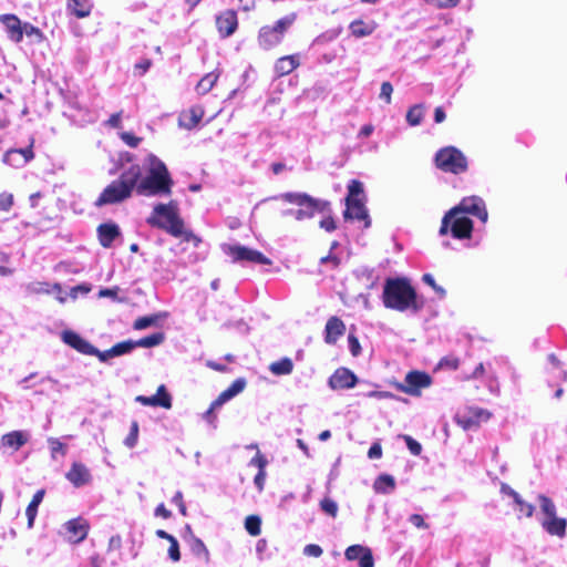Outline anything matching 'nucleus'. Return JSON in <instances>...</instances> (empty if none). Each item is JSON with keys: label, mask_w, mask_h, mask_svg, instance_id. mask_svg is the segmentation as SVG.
<instances>
[{"label": "nucleus", "mask_w": 567, "mask_h": 567, "mask_svg": "<svg viewBox=\"0 0 567 567\" xmlns=\"http://www.w3.org/2000/svg\"><path fill=\"white\" fill-rule=\"evenodd\" d=\"M217 80H218V74H216L215 72L207 73L197 83V85H196L197 93L198 94L208 93L213 89V86L215 85Z\"/></svg>", "instance_id": "nucleus-37"}, {"label": "nucleus", "mask_w": 567, "mask_h": 567, "mask_svg": "<svg viewBox=\"0 0 567 567\" xmlns=\"http://www.w3.org/2000/svg\"><path fill=\"white\" fill-rule=\"evenodd\" d=\"M468 215L477 217L482 223L487 221L488 213L482 197L475 195L464 197L445 213L439 230L440 236L451 234L454 239L471 240L474 226Z\"/></svg>", "instance_id": "nucleus-1"}, {"label": "nucleus", "mask_w": 567, "mask_h": 567, "mask_svg": "<svg viewBox=\"0 0 567 567\" xmlns=\"http://www.w3.org/2000/svg\"><path fill=\"white\" fill-rule=\"evenodd\" d=\"M542 526L549 535L563 538L566 535L567 519L555 515L544 518Z\"/></svg>", "instance_id": "nucleus-23"}, {"label": "nucleus", "mask_w": 567, "mask_h": 567, "mask_svg": "<svg viewBox=\"0 0 567 567\" xmlns=\"http://www.w3.org/2000/svg\"><path fill=\"white\" fill-rule=\"evenodd\" d=\"M172 503L178 506L179 513L182 515H186V506L183 501V493L181 491H177L175 495L172 497Z\"/></svg>", "instance_id": "nucleus-62"}, {"label": "nucleus", "mask_w": 567, "mask_h": 567, "mask_svg": "<svg viewBox=\"0 0 567 567\" xmlns=\"http://www.w3.org/2000/svg\"><path fill=\"white\" fill-rule=\"evenodd\" d=\"M245 528L251 536H258L261 532V519L257 515H250L245 519Z\"/></svg>", "instance_id": "nucleus-41"}, {"label": "nucleus", "mask_w": 567, "mask_h": 567, "mask_svg": "<svg viewBox=\"0 0 567 567\" xmlns=\"http://www.w3.org/2000/svg\"><path fill=\"white\" fill-rule=\"evenodd\" d=\"M514 503L519 507V511L525 514L526 517H532L535 511L534 505L525 502L519 494L513 498Z\"/></svg>", "instance_id": "nucleus-48"}, {"label": "nucleus", "mask_w": 567, "mask_h": 567, "mask_svg": "<svg viewBox=\"0 0 567 567\" xmlns=\"http://www.w3.org/2000/svg\"><path fill=\"white\" fill-rule=\"evenodd\" d=\"M202 116L203 111L200 109L193 107L181 115L179 125L187 130H192L200 122Z\"/></svg>", "instance_id": "nucleus-31"}, {"label": "nucleus", "mask_w": 567, "mask_h": 567, "mask_svg": "<svg viewBox=\"0 0 567 567\" xmlns=\"http://www.w3.org/2000/svg\"><path fill=\"white\" fill-rule=\"evenodd\" d=\"M118 291H120L118 287L103 288V289H101L99 291V297L100 298H111V299L116 300V301H122V299H120L117 297Z\"/></svg>", "instance_id": "nucleus-57"}, {"label": "nucleus", "mask_w": 567, "mask_h": 567, "mask_svg": "<svg viewBox=\"0 0 567 567\" xmlns=\"http://www.w3.org/2000/svg\"><path fill=\"white\" fill-rule=\"evenodd\" d=\"M344 331L346 326L340 318L334 316L329 318L324 327V342L334 344Z\"/></svg>", "instance_id": "nucleus-20"}, {"label": "nucleus", "mask_w": 567, "mask_h": 567, "mask_svg": "<svg viewBox=\"0 0 567 567\" xmlns=\"http://www.w3.org/2000/svg\"><path fill=\"white\" fill-rule=\"evenodd\" d=\"M267 464V458L259 451H257V454L249 462V465L258 467V471L265 470Z\"/></svg>", "instance_id": "nucleus-58"}, {"label": "nucleus", "mask_w": 567, "mask_h": 567, "mask_svg": "<svg viewBox=\"0 0 567 567\" xmlns=\"http://www.w3.org/2000/svg\"><path fill=\"white\" fill-rule=\"evenodd\" d=\"M21 31L22 37L27 35L32 39L33 42H41L43 40L42 31L29 22L23 23Z\"/></svg>", "instance_id": "nucleus-42"}, {"label": "nucleus", "mask_w": 567, "mask_h": 567, "mask_svg": "<svg viewBox=\"0 0 567 567\" xmlns=\"http://www.w3.org/2000/svg\"><path fill=\"white\" fill-rule=\"evenodd\" d=\"M303 555L309 557H320L323 553L322 548L317 544H308L303 547Z\"/></svg>", "instance_id": "nucleus-56"}, {"label": "nucleus", "mask_w": 567, "mask_h": 567, "mask_svg": "<svg viewBox=\"0 0 567 567\" xmlns=\"http://www.w3.org/2000/svg\"><path fill=\"white\" fill-rule=\"evenodd\" d=\"M274 199H280L297 205L296 220L298 221L311 219L316 213L329 214L331 212L328 200L315 198L307 193L287 192L275 196Z\"/></svg>", "instance_id": "nucleus-6"}, {"label": "nucleus", "mask_w": 567, "mask_h": 567, "mask_svg": "<svg viewBox=\"0 0 567 567\" xmlns=\"http://www.w3.org/2000/svg\"><path fill=\"white\" fill-rule=\"evenodd\" d=\"M146 175L141 176L136 184V192L143 196H168L172 194L174 181L165 165L154 154H148L145 159Z\"/></svg>", "instance_id": "nucleus-3"}, {"label": "nucleus", "mask_w": 567, "mask_h": 567, "mask_svg": "<svg viewBox=\"0 0 567 567\" xmlns=\"http://www.w3.org/2000/svg\"><path fill=\"white\" fill-rule=\"evenodd\" d=\"M425 2L434 8L447 9L456 7L460 0H425Z\"/></svg>", "instance_id": "nucleus-51"}, {"label": "nucleus", "mask_w": 567, "mask_h": 567, "mask_svg": "<svg viewBox=\"0 0 567 567\" xmlns=\"http://www.w3.org/2000/svg\"><path fill=\"white\" fill-rule=\"evenodd\" d=\"M348 346H349V350L353 357H358L361 353L360 342H359L358 338L352 333H350L348 336Z\"/></svg>", "instance_id": "nucleus-54"}, {"label": "nucleus", "mask_w": 567, "mask_h": 567, "mask_svg": "<svg viewBox=\"0 0 567 567\" xmlns=\"http://www.w3.org/2000/svg\"><path fill=\"white\" fill-rule=\"evenodd\" d=\"M137 439H138V423L136 421H133L131 423L130 433L124 440V444L128 449H133L137 444Z\"/></svg>", "instance_id": "nucleus-44"}, {"label": "nucleus", "mask_w": 567, "mask_h": 567, "mask_svg": "<svg viewBox=\"0 0 567 567\" xmlns=\"http://www.w3.org/2000/svg\"><path fill=\"white\" fill-rule=\"evenodd\" d=\"M90 291H91V286L86 285V284H82V285H78V286L72 287L71 290H70L69 296L72 299H76L80 293L81 295H86Z\"/></svg>", "instance_id": "nucleus-59"}, {"label": "nucleus", "mask_w": 567, "mask_h": 567, "mask_svg": "<svg viewBox=\"0 0 567 567\" xmlns=\"http://www.w3.org/2000/svg\"><path fill=\"white\" fill-rule=\"evenodd\" d=\"M349 29L353 37L364 38L373 33L375 24L373 22L367 23L362 20H354L350 23Z\"/></svg>", "instance_id": "nucleus-30"}, {"label": "nucleus", "mask_w": 567, "mask_h": 567, "mask_svg": "<svg viewBox=\"0 0 567 567\" xmlns=\"http://www.w3.org/2000/svg\"><path fill=\"white\" fill-rule=\"evenodd\" d=\"M293 370V363L290 358H282L269 365V371L275 375H288Z\"/></svg>", "instance_id": "nucleus-35"}, {"label": "nucleus", "mask_w": 567, "mask_h": 567, "mask_svg": "<svg viewBox=\"0 0 567 567\" xmlns=\"http://www.w3.org/2000/svg\"><path fill=\"white\" fill-rule=\"evenodd\" d=\"M320 227L328 233L333 231L337 228L334 219L329 215L320 221Z\"/></svg>", "instance_id": "nucleus-64"}, {"label": "nucleus", "mask_w": 567, "mask_h": 567, "mask_svg": "<svg viewBox=\"0 0 567 567\" xmlns=\"http://www.w3.org/2000/svg\"><path fill=\"white\" fill-rule=\"evenodd\" d=\"M188 543L190 550L195 556L203 558L205 561H208L209 551L200 538L192 535V538L188 540Z\"/></svg>", "instance_id": "nucleus-36"}, {"label": "nucleus", "mask_w": 567, "mask_h": 567, "mask_svg": "<svg viewBox=\"0 0 567 567\" xmlns=\"http://www.w3.org/2000/svg\"><path fill=\"white\" fill-rule=\"evenodd\" d=\"M300 64L299 55L291 54L279 58L275 63V73L277 76H284L291 73Z\"/></svg>", "instance_id": "nucleus-24"}, {"label": "nucleus", "mask_w": 567, "mask_h": 567, "mask_svg": "<svg viewBox=\"0 0 567 567\" xmlns=\"http://www.w3.org/2000/svg\"><path fill=\"white\" fill-rule=\"evenodd\" d=\"M409 522L415 526L416 528H422V529H426L429 528V525L424 522V518L423 516L419 515V514H412L410 517H409Z\"/></svg>", "instance_id": "nucleus-63"}, {"label": "nucleus", "mask_w": 567, "mask_h": 567, "mask_svg": "<svg viewBox=\"0 0 567 567\" xmlns=\"http://www.w3.org/2000/svg\"><path fill=\"white\" fill-rule=\"evenodd\" d=\"M13 205V195L9 193L0 194V209L8 212Z\"/></svg>", "instance_id": "nucleus-61"}, {"label": "nucleus", "mask_w": 567, "mask_h": 567, "mask_svg": "<svg viewBox=\"0 0 567 567\" xmlns=\"http://www.w3.org/2000/svg\"><path fill=\"white\" fill-rule=\"evenodd\" d=\"M121 138L130 147H137L141 142L140 137L135 136L134 134H132L130 132L121 133Z\"/></svg>", "instance_id": "nucleus-60"}, {"label": "nucleus", "mask_w": 567, "mask_h": 567, "mask_svg": "<svg viewBox=\"0 0 567 567\" xmlns=\"http://www.w3.org/2000/svg\"><path fill=\"white\" fill-rule=\"evenodd\" d=\"M398 439L403 440L405 442L406 447L409 449L411 454H413L415 456L421 454L422 445L416 440H414L412 436L406 435V434H399Z\"/></svg>", "instance_id": "nucleus-43"}, {"label": "nucleus", "mask_w": 567, "mask_h": 567, "mask_svg": "<svg viewBox=\"0 0 567 567\" xmlns=\"http://www.w3.org/2000/svg\"><path fill=\"white\" fill-rule=\"evenodd\" d=\"M34 157L32 146L24 148H12L4 153L3 163L12 167H23Z\"/></svg>", "instance_id": "nucleus-15"}, {"label": "nucleus", "mask_w": 567, "mask_h": 567, "mask_svg": "<svg viewBox=\"0 0 567 567\" xmlns=\"http://www.w3.org/2000/svg\"><path fill=\"white\" fill-rule=\"evenodd\" d=\"M167 318V312H158L151 316L140 317L134 321L135 330H144L148 327L156 326L161 319Z\"/></svg>", "instance_id": "nucleus-34"}, {"label": "nucleus", "mask_w": 567, "mask_h": 567, "mask_svg": "<svg viewBox=\"0 0 567 567\" xmlns=\"http://www.w3.org/2000/svg\"><path fill=\"white\" fill-rule=\"evenodd\" d=\"M297 19L295 12L289 13L272 25H264L258 33V43L264 50H270L281 43L286 32L292 27Z\"/></svg>", "instance_id": "nucleus-8"}, {"label": "nucleus", "mask_w": 567, "mask_h": 567, "mask_svg": "<svg viewBox=\"0 0 567 567\" xmlns=\"http://www.w3.org/2000/svg\"><path fill=\"white\" fill-rule=\"evenodd\" d=\"M168 557L173 561H178L181 559L179 545L175 537L169 542Z\"/></svg>", "instance_id": "nucleus-55"}, {"label": "nucleus", "mask_w": 567, "mask_h": 567, "mask_svg": "<svg viewBox=\"0 0 567 567\" xmlns=\"http://www.w3.org/2000/svg\"><path fill=\"white\" fill-rule=\"evenodd\" d=\"M346 205L347 209L343 213L346 219L364 220V227H370L371 219L363 200L346 199Z\"/></svg>", "instance_id": "nucleus-16"}, {"label": "nucleus", "mask_w": 567, "mask_h": 567, "mask_svg": "<svg viewBox=\"0 0 567 567\" xmlns=\"http://www.w3.org/2000/svg\"><path fill=\"white\" fill-rule=\"evenodd\" d=\"M96 233L100 245L104 248H111L114 240L121 236L118 225L113 221L99 225Z\"/></svg>", "instance_id": "nucleus-18"}, {"label": "nucleus", "mask_w": 567, "mask_h": 567, "mask_svg": "<svg viewBox=\"0 0 567 567\" xmlns=\"http://www.w3.org/2000/svg\"><path fill=\"white\" fill-rule=\"evenodd\" d=\"M141 178V166L138 164H132L124 169L120 177L113 181L109 186L104 188L100 197L96 199L95 205L97 207L116 204L125 200L132 195L136 184Z\"/></svg>", "instance_id": "nucleus-4"}, {"label": "nucleus", "mask_w": 567, "mask_h": 567, "mask_svg": "<svg viewBox=\"0 0 567 567\" xmlns=\"http://www.w3.org/2000/svg\"><path fill=\"white\" fill-rule=\"evenodd\" d=\"M216 27L221 38H228L237 30L238 19L234 10H225L216 16Z\"/></svg>", "instance_id": "nucleus-12"}, {"label": "nucleus", "mask_w": 567, "mask_h": 567, "mask_svg": "<svg viewBox=\"0 0 567 567\" xmlns=\"http://www.w3.org/2000/svg\"><path fill=\"white\" fill-rule=\"evenodd\" d=\"M244 378L236 379L226 390H224L216 400L213 401V408H221L226 402L238 395L246 388Z\"/></svg>", "instance_id": "nucleus-19"}, {"label": "nucleus", "mask_w": 567, "mask_h": 567, "mask_svg": "<svg viewBox=\"0 0 567 567\" xmlns=\"http://www.w3.org/2000/svg\"><path fill=\"white\" fill-rule=\"evenodd\" d=\"M68 10L79 19L90 16L92 3L90 0H68Z\"/></svg>", "instance_id": "nucleus-29"}, {"label": "nucleus", "mask_w": 567, "mask_h": 567, "mask_svg": "<svg viewBox=\"0 0 567 567\" xmlns=\"http://www.w3.org/2000/svg\"><path fill=\"white\" fill-rule=\"evenodd\" d=\"M374 489L377 493L390 494L395 488V480L392 475L381 474L374 482Z\"/></svg>", "instance_id": "nucleus-32"}, {"label": "nucleus", "mask_w": 567, "mask_h": 567, "mask_svg": "<svg viewBox=\"0 0 567 567\" xmlns=\"http://www.w3.org/2000/svg\"><path fill=\"white\" fill-rule=\"evenodd\" d=\"M224 251L228 255L233 261H248L258 265H270L271 261L262 252L241 246V245H227L224 247Z\"/></svg>", "instance_id": "nucleus-10"}, {"label": "nucleus", "mask_w": 567, "mask_h": 567, "mask_svg": "<svg viewBox=\"0 0 567 567\" xmlns=\"http://www.w3.org/2000/svg\"><path fill=\"white\" fill-rule=\"evenodd\" d=\"M434 165L437 169L454 175H461L468 169V159L465 154L455 146H444L434 155Z\"/></svg>", "instance_id": "nucleus-7"}, {"label": "nucleus", "mask_w": 567, "mask_h": 567, "mask_svg": "<svg viewBox=\"0 0 567 567\" xmlns=\"http://www.w3.org/2000/svg\"><path fill=\"white\" fill-rule=\"evenodd\" d=\"M431 384L432 378L429 373L413 370L406 373L403 382L398 384V389L409 395L419 396L421 391Z\"/></svg>", "instance_id": "nucleus-9"}, {"label": "nucleus", "mask_w": 567, "mask_h": 567, "mask_svg": "<svg viewBox=\"0 0 567 567\" xmlns=\"http://www.w3.org/2000/svg\"><path fill=\"white\" fill-rule=\"evenodd\" d=\"M29 433L25 431H12L1 437V445L18 451L29 441Z\"/></svg>", "instance_id": "nucleus-25"}, {"label": "nucleus", "mask_w": 567, "mask_h": 567, "mask_svg": "<svg viewBox=\"0 0 567 567\" xmlns=\"http://www.w3.org/2000/svg\"><path fill=\"white\" fill-rule=\"evenodd\" d=\"M66 530L75 537L76 542L83 540L87 535V526L82 519H71L66 523Z\"/></svg>", "instance_id": "nucleus-33"}, {"label": "nucleus", "mask_w": 567, "mask_h": 567, "mask_svg": "<svg viewBox=\"0 0 567 567\" xmlns=\"http://www.w3.org/2000/svg\"><path fill=\"white\" fill-rule=\"evenodd\" d=\"M320 508L331 517L337 516L338 504L329 497H326L320 502Z\"/></svg>", "instance_id": "nucleus-47"}, {"label": "nucleus", "mask_w": 567, "mask_h": 567, "mask_svg": "<svg viewBox=\"0 0 567 567\" xmlns=\"http://www.w3.org/2000/svg\"><path fill=\"white\" fill-rule=\"evenodd\" d=\"M423 116H424L423 104H416L409 109V111L406 113V121L411 126H416V125L421 124Z\"/></svg>", "instance_id": "nucleus-39"}, {"label": "nucleus", "mask_w": 567, "mask_h": 567, "mask_svg": "<svg viewBox=\"0 0 567 567\" xmlns=\"http://www.w3.org/2000/svg\"><path fill=\"white\" fill-rule=\"evenodd\" d=\"M363 554L359 557V567H374V559L370 548L364 547Z\"/></svg>", "instance_id": "nucleus-50"}, {"label": "nucleus", "mask_w": 567, "mask_h": 567, "mask_svg": "<svg viewBox=\"0 0 567 567\" xmlns=\"http://www.w3.org/2000/svg\"><path fill=\"white\" fill-rule=\"evenodd\" d=\"M62 341L82 354L90 355L93 352V344L72 330H64L61 333Z\"/></svg>", "instance_id": "nucleus-17"}, {"label": "nucleus", "mask_w": 567, "mask_h": 567, "mask_svg": "<svg viewBox=\"0 0 567 567\" xmlns=\"http://www.w3.org/2000/svg\"><path fill=\"white\" fill-rule=\"evenodd\" d=\"M320 264L330 265L332 269H336L340 266L341 259L338 255L329 251L327 256L320 258Z\"/></svg>", "instance_id": "nucleus-52"}, {"label": "nucleus", "mask_w": 567, "mask_h": 567, "mask_svg": "<svg viewBox=\"0 0 567 567\" xmlns=\"http://www.w3.org/2000/svg\"><path fill=\"white\" fill-rule=\"evenodd\" d=\"M363 550L364 546L362 545H351L346 549L344 556L348 560H357L363 554Z\"/></svg>", "instance_id": "nucleus-49"}, {"label": "nucleus", "mask_w": 567, "mask_h": 567, "mask_svg": "<svg viewBox=\"0 0 567 567\" xmlns=\"http://www.w3.org/2000/svg\"><path fill=\"white\" fill-rule=\"evenodd\" d=\"M24 289L29 295H50L53 292H61V285L58 282L50 285L45 281H32L27 284Z\"/></svg>", "instance_id": "nucleus-27"}, {"label": "nucleus", "mask_w": 567, "mask_h": 567, "mask_svg": "<svg viewBox=\"0 0 567 567\" xmlns=\"http://www.w3.org/2000/svg\"><path fill=\"white\" fill-rule=\"evenodd\" d=\"M66 480L74 487H82L92 482V474L90 470L81 462H73L71 468L65 474Z\"/></svg>", "instance_id": "nucleus-13"}, {"label": "nucleus", "mask_w": 567, "mask_h": 567, "mask_svg": "<svg viewBox=\"0 0 567 567\" xmlns=\"http://www.w3.org/2000/svg\"><path fill=\"white\" fill-rule=\"evenodd\" d=\"M0 21L7 29L8 37L11 41L19 43L22 41V23L14 14H2Z\"/></svg>", "instance_id": "nucleus-22"}, {"label": "nucleus", "mask_w": 567, "mask_h": 567, "mask_svg": "<svg viewBox=\"0 0 567 567\" xmlns=\"http://www.w3.org/2000/svg\"><path fill=\"white\" fill-rule=\"evenodd\" d=\"M130 347L131 346L128 343H124V341L114 344L112 348L105 351H101L96 347H93V352H91L90 355H94L101 362L107 363L112 358L128 354Z\"/></svg>", "instance_id": "nucleus-21"}, {"label": "nucleus", "mask_w": 567, "mask_h": 567, "mask_svg": "<svg viewBox=\"0 0 567 567\" xmlns=\"http://www.w3.org/2000/svg\"><path fill=\"white\" fill-rule=\"evenodd\" d=\"M165 340V336L163 332H156L151 336L141 338L140 340H125L124 343H128L131 347L128 349V353H131L136 348H153L159 346Z\"/></svg>", "instance_id": "nucleus-26"}, {"label": "nucleus", "mask_w": 567, "mask_h": 567, "mask_svg": "<svg viewBox=\"0 0 567 567\" xmlns=\"http://www.w3.org/2000/svg\"><path fill=\"white\" fill-rule=\"evenodd\" d=\"M346 199L364 200V188L360 181L352 179L348 185V196Z\"/></svg>", "instance_id": "nucleus-38"}, {"label": "nucleus", "mask_w": 567, "mask_h": 567, "mask_svg": "<svg viewBox=\"0 0 567 567\" xmlns=\"http://www.w3.org/2000/svg\"><path fill=\"white\" fill-rule=\"evenodd\" d=\"M538 502H539L540 511L545 515V518L557 515L556 505L549 497H547L545 495H539Z\"/></svg>", "instance_id": "nucleus-40"}, {"label": "nucleus", "mask_w": 567, "mask_h": 567, "mask_svg": "<svg viewBox=\"0 0 567 567\" xmlns=\"http://www.w3.org/2000/svg\"><path fill=\"white\" fill-rule=\"evenodd\" d=\"M135 400L145 406L172 408V396L164 384L157 388L156 394L152 396L138 395Z\"/></svg>", "instance_id": "nucleus-14"}, {"label": "nucleus", "mask_w": 567, "mask_h": 567, "mask_svg": "<svg viewBox=\"0 0 567 567\" xmlns=\"http://www.w3.org/2000/svg\"><path fill=\"white\" fill-rule=\"evenodd\" d=\"M147 225L165 230L173 237H182L184 234V221L178 216L177 203L171 200L168 204H156L152 214L146 218Z\"/></svg>", "instance_id": "nucleus-5"}, {"label": "nucleus", "mask_w": 567, "mask_h": 567, "mask_svg": "<svg viewBox=\"0 0 567 567\" xmlns=\"http://www.w3.org/2000/svg\"><path fill=\"white\" fill-rule=\"evenodd\" d=\"M382 301L385 308L412 313L420 312L424 307L423 298H420L406 278H388L384 282Z\"/></svg>", "instance_id": "nucleus-2"}, {"label": "nucleus", "mask_w": 567, "mask_h": 567, "mask_svg": "<svg viewBox=\"0 0 567 567\" xmlns=\"http://www.w3.org/2000/svg\"><path fill=\"white\" fill-rule=\"evenodd\" d=\"M422 281L424 284L429 285L430 287H432V289L439 295L440 299L445 298V296H446L445 289L435 282V279L431 274H424L422 276Z\"/></svg>", "instance_id": "nucleus-46"}, {"label": "nucleus", "mask_w": 567, "mask_h": 567, "mask_svg": "<svg viewBox=\"0 0 567 567\" xmlns=\"http://www.w3.org/2000/svg\"><path fill=\"white\" fill-rule=\"evenodd\" d=\"M358 382L357 375L348 368L337 369L328 380V385L332 390L352 389Z\"/></svg>", "instance_id": "nucleus-11"}, {"label": "nucleus", "mask_w": 567, "mask_h": 567, "mask_svg": "<svg viewBox=\"0 0 567 567\" xmlns=\"http://www.w3.org/2000/svg\"><path fill=\"white\" fill-rule=\"evenodd\" d=\"M48 442L51 447V456L52 458H56L58 454L65 455L66 454V445L63 444L59 439L49 437Z\"/></svg>", "instance_id": "nucleus-45"}, {"label": "nucleus", "mask_w": 567, "mask_h": 567, "mask_svg": "<svg viewBox=\"0 0 567 567\" xmlns=\"http://www.w3.org/2000/svg\"><path fill=\"white\" fill-rule=\"evenodd\" d=\"M393 93V86L390 82H383L381 84V91L379 97L383 100L386 104L391 103V95Z\"/></svg>", "instance_id": "nucleus-53"}, {"label": "nucleus", "mask_w": 567, "mask_h": 567, "mask_svg": "<svg viewBox=\"0 0 567 567\" xmlns=\"http://www.w3.org/2000/svg\"><path fill=\"white\" fill-rule=\"evenodd\" d=\"M44 495H45L44 489L37 491L32 497V501L30 502V504L28 505V507L25 509L29 529H31L34 525V520H35V517L38 514V508H39V505L42 503Z\"/></svg>", "instance_id": "nucleus-28"}]
</instances>
